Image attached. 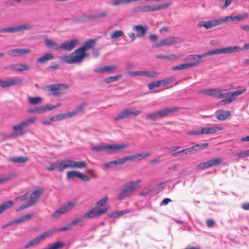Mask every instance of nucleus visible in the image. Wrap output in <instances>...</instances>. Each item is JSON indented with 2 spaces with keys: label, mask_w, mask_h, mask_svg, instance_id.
<instances>
[{
  "label": "nucleus",
  "mask_w": 249,
  "mask_h": 249,
  "mask_svg": "<svg viewBox=\"0 0 249 249\" xmlns=\"http://www.w3.org/2000/svg\"><path fill=\"white\" fill-rule=\"evenodd\" d=\"M123 32L121 30H115L110 35L111 38L113 39H117L122 36Z\"/></svg>",
  "instance_id": "nucleus-39"
},
{
  "label": "nucleus",
  "mask_w": 249,
  "mask_h": 249,
  "mask_svg": "<svg viewBox=\"0 0 249 249\" xmlns=\"http://www.w3.org/2000/svg\"><path fill=\"white\" fill-rule=\"evenodd\" d=\"M15 177V174H8L0 176V184L5 183Z\"/></svg>",
  "instance_id": "nucleus-38"
},
{
  "label": "nucleus",
  "mask_w": 249,
  "mask_h": 249,
  "mask_svg": "<svg viewBox=\"0 0 249 249\" xmlns=\"http://www.w3.org/2000/svg\"><path fill=\"white\" fill-rule=\"evenodd\" d=\"M230 115V112L228 110H218L216 113V118L219 120H225Z\"/></svg>",
  "instance_id": "nucleus-31"
},
{
  "label": "nucleus",
  "mask_w": 249,
  "mask_h": 249,
  "mask_svg": "<svg viewBox=\"0 0 249 249\" xmlns=\"http://www.w3.org/2000/svg\"><path fill=\"white\" fill-rule=\"evenodd\" d=\"M199 65V61L192 62L187 63H183L177 66H175L172 68L173 71H179L187 68L193 67Z\"/></svg>",
  "instance_id": "nucleus-25"
},
{
  "label": "nucleus",
  "mask_w": 249,
  "mask_h": 249,
  "mask_svg": "<svg viewBox=\"0 0 249 249\" xmlns=\"http://www.w3.org/2000/svg\"><path fill=\"white\" fill-rule=\"evenodd\" d=\"M172 4V2H168V3H162L161 4H159V5L156 4V10L157 11V10H159L161 9L166 8L168 7L169 6L171 5Z\"/></svg>",
  "instance_id": "nucleus-54"
},
{
  "label": "nucleus",
  "mask_w": 249,
  "mask_h": 249,
  "mask_svg": "<svg viewBox=\"0 0 249 249\" xmlns=\"http://www.w3.org/2000/svg\"><path fill=\"white\" fill-rule=\"evenodd\" d=\"M151 155L149 152H144L142 153L136 154L133 155L125 156L126 162L128 161H134L135 160H141L149 157Z\"/></svg>",
  "instance_id": "nucleus-23"
},
{
  "label": "nucleus",
  "mask_w": 249,
  "mask_h": 249,
  "mask_svg": "<svg viewBox=\"0 0 249 249\" xmlns=\"http://www.w3.org/2000/svg\"><path fill=\"white\" fill-rule=\"evenodd\" d=\"M86 163L85 161H81L76 162L71 160H66L59 162L57 164V170L59 172H63L67 168H84L86 167Z\"/></svg>",
  "instance_id": "nucleus-4"
},
{
  "label": "nucleus",
  "mask_w": 249,
  "mask_h": 249,
  "mask_svg": "<svg viewBox=\"0 0 249 249\" xmlns=\"http://www.w3.org/2000/svg\"><path fill=\"white\" fill-rule=\"evenodd\" d=\"M78 178H79L81 180L84 181H89L90 180V178L81 173V172H78L77 176Z\"/></svg>",
  "instance_id": "nucleus-55"
},
{
  "label": "nucleus",
  "mask_w": 249,
  "mask_h": 249,
  "mask_svg": "<svg viewBox=\"0 0 249 249\" xmlns=\"http://www.w3.org/2000/svg\"><path fill=\"white\" fill-rule=\"evenodd\" d=\"M117 68L116 65H108L96 68L94 69V71L100 73L110 74Z\"/></svg>",
  "instance_id": "nucleus-21"
},
{
  "label": "nucleus",
  "mask_w": 249,
  "mask_h": 249,
  "mask_svg": "<svg viewBox=\"0 0 249 249\" xmlns=\"http://www.w3.org/2000/svg\"><path fill=\"white\" fill-rule=\"evenodd\" d=\"M106 152H116L115 144H110L106 145Z\"/></svg>",
  "instance_id": "nucleus-60"
},
{
  "label": "nucleus",
  "mask_w": 249,
  "mask_h": 249,
  "mask_svg": "<svg viewBox=\"0 0 249 249\" xmlns=\"http://www.w3.org/2000/svg\"><path fill=\"white\" fill-rule=\"evenodd\" d=\"M248 13H244L235 16H226L224 17V19L225 20V23H226L230 20L232 21L243 20L246 18L248 17Z\"/></svg>",
  "instance_id": "nucleus-28"
},
{
  "label": "nucleus",
  "mask_w": 249,
  "mask_h": 249,
  "mask_svg": "<svg viewBox=\"0 0 249 249\" xmlns=\"http://www.w3.org/2000/svg\"><path fill=\"white\" fill-rule=\"evenodd\" d=\"M115 165H118L121 166L126 162V159L125 157L117 159L114 160Z\"/></svg>",
  "instance_id": "nucleus-56"
},
{
  "label": "nucleus",
  "mask_w": 249,
  "mask_h": 249,
  "mask_svg": "<svg viewBox=\"0 0 249 249\" xmlns=\"http://www.w3.org/2000/svg\"><path fill=\"white\" fill-rule=\"evenodd\" d=\"M242 49L238 46H229L225 48L217 49L215 50L208 51L202 54H193L188 56V59L193 60V62L199 61V64L203 62L202 58L213 55L221 54H230L241 51Z\"/></svg>",
  "instance_id": "nucleus-1"
},
{
  "label": "nucleus",
  "mask_w": 249,
  "mask_h": 249,
  "mask_svg": "<svg viewBox=\"0 0 249 249\" xmlns=\"http://www.w3.org/2000/svg\"><path fill=\"white\" fill-rule=\"evenodd\" d=\"M100 37H98L93 39L88 40L85 42L82 47L80 48L85 52V51L92 48L95 44L96 42L98 40Z\"/></svg>",
  "instance_id": "nucleus-27"
},
{
  "label": "nucleus",
  "mask_w": 249,
  "mask_h": 249,
  "mask_svg": "<svg viewBox=\"0 0 249 249\" xmlns=\"http://www.w3.org/2000/svg\"><path fill=\"white\" fill-rule=\"evenodd\" d=\"M188 135H201V129L193 130L187 133Z\"/></svg>",
  "instance_id": "nucleus-63"
},
{
  "label": "nucleus",
  "mask_w": 249,
  "mask_h": 249,
  "mask_svg": "<svg viewBox=\"0 0 249 249\" xmlns=\"http://www.w3.org/2000/svg\"><path fill=\"white\" fill-rule=\"evenodd\" d=\"M132 29L136 33V37L138 38H143L145 36L148 28L147 26H143L141 24L134 25Z\"/></svg>",
  "instance_id": "nucleus-20"
},
{
  "label": "nucleus",
  "mask_w": 249,
  "mask_h": 249,
  "mask_svg": "<svg viewBox=\"0 0 249 249\" xmlns=\"http://www.w3.org/2000/svg\"><path fill=\"white\" fill-rule=\"evenodd\" d=\"M179 146H172L167 147L166 149L167 151L171 154L173 153H176V151L179 149Z\"/></svg>",
  "instance_id": "nucleus-61"
},
{
  "label": "nucleus",
  "mask_w": 249,
  "mask_h": 249,
  "mask_svg": "<svg viewBox=\"0 0 249 249\" xmlns=\"http://www.w3.org/2000/svg\"><path fill=\"white\" fill-rule=\"evenodd\" d=\"M141 182L140 179L126 183L122 191L118 194L117 199L120 200L130 196L137 189L138 185Z\"/></svg>",
  "instance_id": "nucleus-5"
},
{
  "label": "nucleus",
  "mask_w": 249,
  "mask_h": 249,
  "mask_svg": "<svg viewBox=\"0 0 249 249\" xmlns=\"http://www.w3.org/2000/svg\"><path fill=\"white\" fill-rule=\"evenodd\" d=\"M115 151L117 152L121 150L127 148L129 147L128 143H122L120 144H115Z\"/></svg>",
  "instance_id": "nucleus-50"
},
{
  "label": "nucleus",
  "mask_w": 249,
  "mask_h": 249,
  "mask_svg": "<svg viewBox=\"0 0 249 249\" xmlns=\"http://www.w3.org/2000/svg\"><path fill=\"white\" fill-rule=\"evenodd\" d=\"M77 203V200H74L67 203L66 204L61 206V207L63 208L65 213H66L73 209L76 205Z\"/></svg>",
  "instance_id": "nucleus-34"
},
{
  "label": "nucleus",
  "mask_w": 249,
  "mask_h": 249,
  "mask_svg": "<svg viewBox=\"0 0 249 249\" xmlns=\"http://www.w3.org/2000/svg\"><path fill=\"white\" fill-rule=\"evenodd\" d=\"M83 218H83V216L77 217L72 221H71V222H70V224L71 228H73L74 226L78 225L80 222H81Z\"/></svg>",
  "instance_id": "nucleus-52"
},
{
  "label": "nucleus",
  "mask_w": 249,
  "mask_h": 249,
  "mask_svg": "<svg viewBox=\"0 0 249 249\" xmlns=\"http://www.w3.org/2000/svg\"><path fill=\"white\" fill-rule=\"evenodd\" d=\"M45 44L46 46L50 49H53L54 50H58L60 49V45H59L55 41L51 39L46 38L45 39Z\"/></svg>",
  "instance_id": "nucleus-30"
},
{
  "label": "nucleus",
  "mask_w": 249,
  "mask_h": 249,
  "mask_svg": "<svg viewBox=\"0 0 249 249\" xmlns=\"http://www.w3.org/2000/svg\"><path fill=\"white\" fill-rule=\"evenodd\" d=\"M247 89L245 88L242 89L240 90H238L233 92H229L224 94V98L227 97V99H223L217 103V105L223 104L224 105L230 104L233 101L236 100L237 97L244 94Z\"/></svg>",
  "instance_id": "nucleus-6"
},
{
  "label": "nucleus",
  "mask_w": 249,
  "mask_h": 249,
  "mask_svg": "<svg viewBox=\"0 0 249 249\" xmlns=\"http://www.w3.org/2000/svg\"><path fill=\"white\" fill-rule=\"evenodd\" d=\"M122 77L121 74H118L117 75L114 76H110L109 77L105 79V82L107 83H109L111 82H112L113 81H117Z\"/></svg>",
  "instance_id": "nucleus-47"
},
{
  "label": "nucleus",
  "mask_w": 249,
  "mask_h": 249,
  "mask_svg": "<svg viewBox=\"0 0 249 249\" xmlns=\"http://www.w3.org/2000/svg\"><path fill=\"white\" fill-rule=\"evenodd\" d=\"M78 42L79 40L77 38L66 41L60 45V49L65 51H71L75 47Z\"/></svg>",
  "instance_id": "nucleus-22"
},
{
  "label": "nucleus",
  "mask_w": 249,
  "mask_h": 249,
  "mask_svg": "<svg viewBox=\"0 0 249 249\" xmlns=\"http://www.w3.org/2000/svg\"><path fill=\"white\" fill-rule=\"evenodd\" d=\"M33 214H28L27 215L23 216L22 217L18 219H17L18 224L30 220L33 216Z\"/></svg>",
  "instance_id": "nucleus-45"
},
{
  "label": "nucleus",
  "mask_w": 249,
  "mask_h": 249,
  "mask_svg": "<svg viewBox=\"0 0 249 249\" xmlns=\"http://www.w3.org/2000/svg\"><path fill=\"white\" fill-rule=\"evenodd\" d=\"M54 58V56L52 54L47 53L38 58L36 59V62L41 64H44L46 63L48 61L53 59Z\"/></svg>",
  "instance_id": "nucleus-32"
},
{
  "label": "nucleus",
  "mask_w": 249,
  "mask_h": 249,
  "mask_svg": "<svg viewBox=\"0 0 249 249\" xmlns=\"http://www.w3.org/2000/svg\"><path fill=\"white\" fill-rule=\"evenodd\" d=\"M5 69L16 72H21L30 70L31 67L29 65L25 63H17L11 64L7 66Z\"/></svg>",
  "instance_id": "nucleus-13"
},
{
  "label": "nucleus",
  "mask_w": 249,
  "mask_h": 249,
  "mask_svg": "<svg viewBox=\"0 0 249 249\" xmlns=\"http://www.w3.org/2000/svg\"><path fill=\"white\" fill-rule=\"evenodd\" d=\"M141 112V111L137 110L133 111L130 108H125L116 115L114 119L115 121H118L125 117H128L130 115L137 116L140 114Z\"/></svg>",
  "instance_id": "nucleus-16"
},
{
  "label": "nucleus",
  "mask_w": 249,
  "mask_h": 249,
  "mask_svg": "<svg viewBox=\"0 0 249 249\" xmlns=\"http://www.w3.org/2000/svg\"><path fill=\"white\" fill-rule=\"evenodd\" d=\"M199 93L218 98H224V93L218 88H210L202 90Z\"/></svg>",
  "instance_id": "nucleus-18"
},
{
  "label": "nucleus",
  "mask_w": 249,
  "mask_h": 249,
  "mask_svg": "<svg viewBox=\"0 0 249 249\" xmlns=\"http://www.w3.org/2000/svg\"><path fill=\"white\" fill-rule=\"evenodd\" d=\"M85 56V53L79 48L69 55H63L60 57V60L68 64L79 63L82 61Z\"/></svg>",
  "instance_id": "nucleus-2"
},
{
  "label": "nucleus",
  "mask_w": 249,
  "mask_h": 249,
  "mask_svg": "<svg viewBox=\"0 0 249 249\" xmlns=\"http://www.w3.org/2000/svg\"><path fill=\"white\" fill-rule=\"evenodd\" d=\"M77 171H69L67 173V178L68 180H71L73 177L77 176Z\"/></svg>",
  "instance_id": "nucleus-57"
},
{
  "label": "nucleus",
  "mask_w": 249,
  "mask_h": 249,
  "mask_svg": "<svg viewBox=\"0 0 249 249\" xmlns=\"http://www.w3.org/2000/svg\"><path fill=\"white\" fill-rule=\"evenodd\" d=\"M127 4H128L127 0H114L111 2V5L113 6H117Z\"/></svg>",
  "instance_id": "nucleus-48"
},
{
  "label": "nucleus",
  "mask_w": 249,
  "mask_h": 249,
  "mask_svg": "<svg viewBox=\"0 0 249 249\" xmlns=\"http://www.w3.org/2000/svg\"><path fill=\"white\" fill-rule=\"evenodd\" d=\"M236 155L237 157L239 158L249 156V149L244 151L239 150Z\"/></svg>",
  "instance_id": "nucleus-51"
},
{
  "label": "nucleus",
  "mask_w": 249,
  "mask_h": 249,
  "mask_svg": "<svg viewBox=\"0 0 249 249\" xmlns=\"http://www.w3.org/2000/svg\"><path fill=\"white\" fill-rule=\"evenodd\" d=\"M86 105H87V103H82V104L79 105L74 109L75 111L78 114L79 113L82 111L83 109L86 107Z\"/></svg>",
  "instance_id": "nucleus-58"
},
{
  "label": "nucleus",
  "mask_w": 249,
  "mask_h": 249,
  "mask_svg": "<svg viewBox=\"0 0 249 249\" xmlns=\"http://www.w3.org/2000/svg\"><path fill=\"white\" fill-rule=\"evenodd\" d=\"M106 209H99L96 206L90 210L88 211L83 215L84 218H93L99 217L106 213Z\"/></svg>",
  "instance_id": "nucleus-14"
},
{
  "label": "nucleus",
  "mask_w": 249,
  "mask_h": 249,
  "mask_svg": "<svg viewBox=\"0 0 249 249\" xmlns=\"http://www.w3.org/2000/svg\"><path fill=\"white\" fill-rule=\"evenodd\" d=\"M42 100V98L40 97H29L28 99L29 103L32 105H36L39 104Z\"/></svg>",
  "instance_id": "nucleus-41"
},
{
  "label": "nucleus",
  "mask_w": 249,
  "mask_h": 249,
  "mask_svg": "<svg viewBox=\"0 0 249 249\" xmlns=\"http://www.w3.org/2000/svg\"><path fill=\"white\" fill-rule=\"evenodd\" d=\"M179 110V108L176 107H173L170 108H165L157 111L159 118L166 117L169 113L176 112Z\"/></svg>",
  "instance_id": "nucleus-24"
},
{
  "label": "nucleus",
  "mask_w": 249,
  "mask_h": 249,
  "mask_svg": "<svg viewBox=\"0 0 249 249\" xmlns=\"http://www.w3.org/2000/svg\"><path fill=\"white\" fill-rule=\"evenodd\" d=\"M183 41V39L178 37L170 36L167 37L156 45V47H160L163 46H170L175 44H179Z\"/></svg>",
  "instance_id": "nucleus-11"
},
{
  "label": "nucleus",
  "mask_w": 249,
  "mask_h": 249,
  "mask_svg": "<svg viewBox=\"0 0 249 249\" xmlns=\"http://www.w3.org/2000/svg\"><path fill=\"white\" fill-rule=\"evenodd\" d=\"M136 9V11L141 12H147L157 11L156 4L141 5L137 7Z\"/></svg>",
  "instance_id": "nucleus-29"
},
{
  "label": "nucleus",
  "mask_w": 249,
  "mask_h": 249,
  "mask_svg": "<svg viewBox=\"0 0 249 249\" xmlns=\"http://www.w3.org/2000/svg\"><path fill=\"white\" fill-rule=\"evenodd\" d=\"M54 232V231H49L43 233L40 235L30 240L25 245V248H28L31 246L39 244L41 242L51 236Z\"/></svg>",
  "instance_id": "nucleus-9"
},
{
  "label": "nucleus",
  "mask_w": 249,
  "mask_h": 249,
  "mask_svg": "<svg viewBox=\"0 0 249 249\" xmlns=\"http://www.w3.org/2000/svg\"><path fill=\"white\" fill-rule=\"evenodd\" d=\"M156 58L157 59H163L169 60H176L178 59L179 57L172 54L170 55H159L156 56Z\"/></svg>",
  "instance_id": "nucleus-35"
},
{
  "label": "nucleus",
  "mask_w": 249,
  "mask_h": 249,
  "mask_svg": "<svg viewBox=\"0 0 249 249\" xmlns=\"http://www.w3.org/2000/svg\"><path fill=\"white\" fill-rule=\"evenodd\" d=\"M108 199V196H105L96 203V207L99 209H106V213L110 208L109 206L107 205Z\"/></svg>",
  "instance_id": "nucleus-26"
},
{
  "label": "nucleus",
  "mask_w": 249,
  "mask_h": 249,
  "mask_svg": "<svg viewBox=\"0 0 249 249\" xmlns=\"http://www.w3.org/2000/svg\"><path fill=\"white\" fill-rule=\"evenodd\" d=\"M0 86L3 88L11 87V83L10 79L3 80L0 78Z\"/></svg>",
  "instance_id": "nucleus-42"
},
{
  "label": "nucleus",
  "mask_w": 249,
  "mask_h": 249,
  "mask_svg": "<svg viewBox=\"0 0 249 249\" xmlns=\"http://www.w3.org/2000/svg\"><path fill=\"white\" fill-rule=\"evenodd\" d=\"M68 87L65 83H57L47 85L45 89L47 91L51 92L53 96L58 97L62 94V90L67 89Z\"/></svg>",
  "instance_id": "nucleus-7"
},
{
  "label": "nucleus",
  "mask_w": 249,
  "mask_h": 249,
  "mask_svg": "<svg viewBox=\"0 0 249 249\" xmlns=\"http://www.w3.org/2000/svg\"><path fill=\"white\" fill-rule=\"evenodd\" d=\"M130 76H142L151 78H157L159 76V73L155 71H131L128 72Z\"/></svg>",
  "instance_id": "nucleus-17"
},
{
  "label": "nucleus",
  "mask_w": 249,
  "mask_h": 249,
  "mask_svg": "<svg viewBox=\"0 0 249 249\" xmlns=\"http://www.w3.org/2000/svg\"><path fill=\"white\" fill-rule=\"evenodd\" d=\"M224 23L225 20L223 18L209 21H201L198 23L197 26L199 28L203 27L206 29H209Z\"/></svg>",
  "instance_id": "nucleus-10"
},
{
  "label": "nucleus",
  "mask_w": 249,
  "mask_h": 249,
  "mask_svg": "<svg viewBox=\"0 0 249 249\" xmlns=\"http://www.w3.org/2000/svg\"><path fill=\"white\" fill-rule=\"evenodd\" d=\"M36 120V118L33 117L14 125L12 127L13 132L10 136L18 137L23 135L26 133L25 128L33 124Z\"/></svg>",
  "instance_id": "nucleus-3"
},
{
  "label": "nucleus",
  "mask_w": 249,
  "mask_h": 249,
  "mask_svg": "<svg viewBox=\"0 0 249 249\" xmlns=\"http://www.w3.org/2000/svg\"><path fill=\"white\" fill-rule=\"evenodd\" d=\"M223 159L222 157L212 158L209 160L199 164L196 167L198 170H204L221 164Z\"/></svg>",
  "instance_id": "nucleus-8"
},
{
  "label": "nucleus",
  "mask_w": 249,
  "mask_h": 249,
  "mask_svg": "<svg viewBox=\"0 0 249 249\" xmlns=\"http://www.w3.org/2000/svg\"><path fill=\"white\" fill-rule=\"evenodd\" d=\"M29 160V158L27 157L19 156L17 157L11 158L9 159V161L15 163L23 164Z\"/></svg>",
  "instance_id": "nucleus-33"
},
{
  "label": "nucleus",
  "mask_w": 249,
  "mask_h": 249,
  "mask_svg": "<svg viewBox=\"0 0 249 249\" xmlns=\"http://www.w3.org/2000/svg\"><path fill=\"white\" fill-rule=\"evenodd\" d=\"M43 192L42 189H37L30 194L29 201L27 202L30 206L34 205L38 202Z\"/></svg>",
  "instance_id": "nucleus-19"
},
{
  "label": "nucleus",
  "mask_w": 249,
  "mask_h": 249,
  "mask_svg": "<svg viewBox=\"0 0 249 249\" xmlns=\"http://www.w3.org/2000/svg\"><path fill=\"white\" fill-rule=\"evenodd\" d=\"M31 53V50L27 48H16L9 50L7 52L8 55L12 57H19Z\"/></svg>",
  "instance_id": "nucleus-15"
},
{
  "label": "nucleus",
  "mask_w": 249,
  "mask_h": 249,
  "mask_svg": "<svg viewBox=\"0 0 249 249\" xmlns=\"http://www.w3.org/2000/svg\"><path fill=\"white\" fill-rule=\"evenodd\" d=\"M158 118L157 112L151 113L145 116V119L147 120L154 121Z\"/></svg>",
  "instance_id": "nucleus-44"
},
{
  "label": "nucleus",
  "mask_w": 249,
  "mask_h": 249,
  "mask_svg": "<svg viewBox=\"0 0 249 249\" xmlns=\"http://www.w3.org/2000/svg\"><path fill=\"white\" fill-rule=\"evenodd\" d=\"M209 146L208 143H202V144H196V147L199 150H203L208 148Z\"/></svg>",
  "instance_id": "nucleus-64"
},
{
  "label": "nucleus",
  "mask_w": 249,
  "mask_h": 249,
  "mask_svg": "<svg viewBox=\"0 0 249 249\" xmlns=\"http://www.w3.org/2000/svg\"><path fill=\"white\" fill-rule=\"evenodd\" d=\"M33 29V26L31 25L23 24L18 26H15L8 28H2L0 29V32L13 33L18 32L23 30H29Z\"/></svg>",
  "instance_id": "nucleus-12"
},
{
  "label": "nucleus",
  "mask_w": 249,
  "mask_h": 249,
  "mask_svg": "<svg viewBox=\"0 0 249 249\" xmlns=\"http://www.w3.org/2000/svg\"><path fill=\"white\" fill-rule=\"evenodd\" d=\"M92 150L97 152L106 151V145L105 146H98L92 148Z\"/></svg>",
  "instance_id": "nucleus-62"
},
{
  "label": "nucleus",
  "mask_w": 249,
  "mask_h": 249,
  "mask_svg": "<svg viewBox=\"0 0 249 249\" xmlns=\"http://www.w3.org/2000/svg\"><path fill=\"white\" fill-rule=\"evenodd\" d=\"M64 213H65V212L64 211L63 208L61 207L56 211V212L53 215L52 217L55 219H58L61 216V215Z\"/></svg>",
  "instance_id": "nucleus-43"
},
{
  "label": "nucleus",
  "mask_w": 249,
  "mask_h": 249,
  "mask_svg": "<svg viewBox=\"0 0 249 249\" xmlns=\"http://www.w3.org/2000/svg\"><path fill=\"white\" fill-rule=\"evenodd\" d=\"M188 153V152L187 151V148H186V149L177 151L176 153H173L171 154V156L173 157H177L181 154H187Z\"/></svg>",
  "instance_id": "nucleus-59"
},
{
  "label": "nucleus",
  "mask_w": 249,
  "mask_h": 249,
  "mask_svg": "<svg viewBox=\"0 0 249 249\" xmlns=\"http://www.w3.org/2000/svg\"><path fill=\"white\" fill-rule=\"evenodd\" d=\"M175 79V77L171 76L168 78H167L165 79L160 80V81L161 82V85H162L163 86L166 85L167 84H169L170 83H172Z\"/></svg>",
  "instance_id": "nucleus-49"
},
{
  "label": "nucleus",
  "mask_w": 249,
  "mask_h": 249,
  "mask_svg": "<svg viewBox=\"0 0 249 249\" xmlns=\"http://www.w3.org/2000/svg\"><path fill=\"white\" fill-rule=\"evenodd\" d=\"M161 85V82L160 80L157 81L156 82H152L149 83L148 85V87L150 90L152 89L155 88H157L160 87Z\"/></svg>",
  "instance_id": "nucleus-53"
},
{
  "label": "nucleus",
  "mask_w": 249,
  "mask_h": 249,
  "mask_svg": "<svg viewBox=\"0 0 249 249\" xmlns=\"http://www.w3.org/2000/svg\"><path fill=\"white\" fill-rule=\"evenodd\" d=\"M223 128L220 126H214L208 127V134H213L217 131H221Z\"/></svg>",
  "instance_id": "nucleus-46"
},
{
  "label": "nucleus",
  "mask_w": 249,
  "mask_h": 249,
  "mask_svg": "<svg viewBox=\"0 0 249 249\" xmlns=\"http://www.w3.org/2000/svg\"><path fill=\"white\" fill-rule=\"evenodd\" d=\"M29 113H42L44 112V106L35 107L34 108L29 109L27 110Z\"/></svg>",
  "instance_id": "nucleus-37"
},
{
  "label": "nucleus",
  "mask_w": 249,
  "mask_h": 249,
  "mask_svg": "<svg viewBox=\"0 0 249 249\" xmlns=\"http://www.w3.org/2000/svg\"><path fill=\"white\" fill-rule=\"evenodd\" d=\"M11 86L22 84L23 83V79L19 77H14L10 79Z\"/></svg>",
  "instance_id": "nucleus-40"
},
{
  "label": "nucleus",
  "mask_w": 249,
  "mask_h": 249,
  "mask_svg": "<svg viewBox=\"0 0 249 249\" xmlns=\"http://www.w3.org/2000/svg\"><path fill=\"white\" fill-rule=\"evenodd\" d=\"M13 205V202L12 201H8L5 202L0 205V214H1L4 211L11 208Z\"/></svg>",
  "instance_id": "nucleus-36"
}]
</instances>
